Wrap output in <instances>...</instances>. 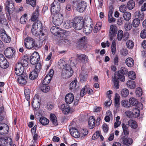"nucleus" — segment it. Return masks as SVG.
I'll return each mask as SVG.
<instances>
[{
    "label": "nucleus",
    "instance_id": "obj_1",
    "mask_svg": "<svg viewBox=\"0 0 146 146\" xmlns=\"http://www.w3.org/2000/svg\"><path fill=\"white\" fill-rule=\"evenodd\" d=\"M25 46L27 49H35L37 47L35 40L30 36H27L25 38L24 41Z\"/></svg>",
    "mask_w": 146,
    "mask_h": 146
},
{
    "label": "nucleus",
    "instance_id": "obj_2",
    "mask_svg": "<svg viewBox=\"0 0 146 146\" xmlns=\"http://www.w3.org/2000/svg\"><path fill=\"white\" fill-rule=\"evenodd\" d=\"M124 74L121 71H118L117 72V76L115 74L114 78H113L112 80L114 86L116 89H118L119 87V79L122 82L125 81V76Z\"/></svg>",
    "mask_w": 146,
    "mask_h": 146
},
{
    "label": "nucleus",
    "instance_id": "obj_3",
    "mask_svg": "<svg viewBox=\"0 0 146 146\" xmlns=\"http://www.w3.org/2000/svg\"><path fill=\"white\" fill-rule=\"evenodd\" d=\"M73 71L69 65L66 66L65 68L62 71V76L63 78H68L72 76Z\"/></svg>",
    "mask_w": 146,
    "mask_h": 146
},
{
    "label": "nucleus",
    "instance_id": "obj_4",
    "mask_svg": "<svg viewBox=\"0 0 146 146\" xmlns=\"http://www.w3.org/2000/svg\"><path fill=\"white\" fill-rule=\"evenodd\" d=\"M83 20L80 19L79 17H77L74 19L73 22L72 26L76 30L81 29L83 26Z\"/></svg>",
    "mask_w": 146,
    "mask_h": 146
},
{
    "label": "nucleus",
    "instance_id": "obj_5",
    "mask_svg": "<svg viewBox=\"0 0 146 146\" xmlns=\"http://www.w3.org/2000/svg\"><path fill=\"white\" fill-rule=\"evenodd\" d=\"M60 7L58 4H57L56 2L54 1L51 5L50 10L52 15L61 14L60 13Z\"/></svg>",
    "mask_w": 146,
    "mask_h": 146
},
{
    "label": "nucleus",
    "instance_id": "obj_6",
    "mask_svg": "<svg viewBox=\"0 0 146 146\" xmlns=\"http://www.w3.org/2000/svg\"><path fill=\"white\" fill-rule=\"evenodd\" d=\"M52 21L54 25L59 26L63 22V17L62 14L52 15Z\"/></svg>",
    "mask_w": 146,
    "mask_h": 146
},
{
    "label": "nucleus",
    "instance_id": "obj_7",
    "mask_svg": "<svg viewBox=\"0 0 146 146\" xmlns=\"http://www.w3.org/2000/svg\"><path fill=\"white\" fill-rule=\"evenodd\" d=\"M50 30L52 34L56 36L60 35L61 36L66 31L65 30H62L60 28L56 26L52 27Z\"/></svg>",
    "mask_w": 146,
    "mask_h": 146
},
{
    "label": "nucleus",
    "instance_id": "obj_8",
    "mask_svg": "<svg viewBox=\"0 0 146 146\" xmlns=\"http://www.w3.org/2000/svg\"><path fill=\"white\" fill-rule=\"evenodd\" d=\"M40 100H39L38 96L35 95L34 97L32 102V106L34 110H37L40 107Z\"/></svg>",
    "mask_w": 146,
    "mask_h": 146
},
{
    "label": "nucleus",
    "instance_id": "obj_9",
    "mask_svg": "<svg viewBox=\"0 0 146 146\" xmlns=\"http://www.w3.org/2000/svg\"><path fill=\"white\" fill-rule=\"evenodd\" d=\"M6 10L8 12L9 14L13 13L14 10L13 3L10 0H7L5 3Z\"/></svg>",
    "mask_w": 146,
    "mask_h": 146
},
{
    "label": "nucleus",
    "instance_id": "obj_10",
    "mask_svg": "<svg viewBox=\"0 0 146 146\" xmlns=\"http://www.w3.org/2000/svg\"><path fill=\"white\" fill-rule=\"evenodd\" d=\"M39 55L36 52H35L30 56V62L32 64L34 65L37 63L39 61Z\"/></svg>",
    "mask_w": 146,
    "mask_h": 146
},
{
    "label": "nucleus",
    "instance_id": "obj_11",
    "mask_svg": "<svg viewBox=\"0 0 146 146\" xmlns=\"http://www.w3.org/2000/svg\"><path fill=\"white\" fill-rule=\"evenodd\" d=\"M28 57L27 56L24 55L19 59L18 62L16 64L21 65L24 68V67H26L28 66Z\"/></svg>",
    "mask_w": 146,
    "mask_h": 146
},
{
    "label": "nucleus",
    "instance_id": "obj_12",
    "mask_svg": "<svg viewBox=\"0 0 146 146\" xmlns=\"http://www.w3.org/2000/svg\"><path fill=\"white\" fill-rule=\"evenodd\" d=\"M0 67L6 69L9 67V63L3 55L0 53Z\"/></svg>",
    "mask_w": 146,
    "mask_h": 146
},
{
    "label": "nucleus",
    "instance_id": "obj_13",
    "mask_svg": "<svg viewBox=\"0 0 146 146\" xmlns=\"http://www.w3.org/2000/svg\"><path fill=\"white\" fill-rule=\"evenodd\" d=\"M117 29L116 27L113 25H111L110 27L109 37L110 40H113V37L116 35Z\"/></svg>",
    "mask_w": 146,
    "mask_h": 146
},
{
    "label": "nucleus",
    "instance_id": "obj_14",
    "mask_svg": "<svg viewBox=\"0 0 146 146\" xmlns=\"http://www.w3.org/2000/svg\"><path fill=\"white\" fill-rule=\"evenodd\" d=\"M24 68L23 66L18 64H16L15 72L16 74L18 76L25 74L24 72Z\"/></svg>",
    "mask_w": 146,
    "mask_h": 146
},
{
    "label": "nucleus",
    "instance_id": "obj_15",
    "mask_svg": "<svg viewBox=\"0 0 146 146\" xmlns=\"http://www.w3.org/2000/svg\"><path fill=\"white\" fill-rule=\"evenodd\" d=\"M14 50L11 47H8L4 51L5 56L8 58H10L13 56Z\"/></svg>",
    "mask_w": 146,
    "mask_h": 146
},
{
    "label": "nucleus",
    "instance_id": "obj_16",
    "mask_svg": "<svg viewBox=\"0 0 146 146\" xmlns=\"http://www.w3.org/2000/svg\"><path fill=\"white\" fill-rule=\"evenodd\" d=\"M77 10L80 13H82L85 10L87 5L84 1L78 3L77 5Z\"/></svg>",
    "mask_w": 146,
    "mask_h": 146
},
{
    "label": "nucleus",
    "instance_id": "obj_17",
    "mask_svg": "<svg viewBox=\"0 0 146 146\" xmlns=\"http://www.w3.org/2000/svg\"><path fill=\"white\" fill-rule=\"evenodd\" d=\"M27 78V75L25 74H23L18 76L17 81L20 84L25 85L27 83L26 79Z\"/></svg>",
    "mask_w": 146,
    "mask_h": 146
},
{
    "label": "nucleus",
    "instance_id": "obj_18",
    "mask_svg": "<svg viewBox=\"0 0 146 146\" xmlns=\"http://www.w3.org/2000/svg\"><path fill=\"white\" fill-rule=\"evenodd\" d=\"M74 99L73 94L72 93H69L67 94L65 98V101L68 104H71Z\"/></svg>",
    "mask_w": 146,
    "mask_h": 146
},
{
    "label": "nucleus",
    "instance_id": "obj_19",
    "mask_svg": "<svg viewBox=\"0 0 146 146\" xmlns=\"http://www.w3.org/2000/svg\"><path fill=\"white\" fill-rule=\"evenodd\" d=\"M93 27V24L84 25V26L83 32L86 35H88L91 33Z\"/></svg>",
    "mask_w": 146,
    "mask_h": 146
},
{
    "label": "nucleus",
    "instance_id": "obj_20",
    "mask_svg": "<svg viewBox=\"0 0 146 146\" xmlns=\"http://www.w3.org/2000/svg\"><path fill=\"white\" fill-rule=\"evenodd\" d=\"M38 36L39 39L40 40L44 41L47 38V35L46 31L44 29L39 32L38 33Z\"/></svg>",
    "mask_w": 146,
    "mask_h": 146
},
{
    "label": "nucleus",
    "instance_id": "obj_21",
    "mask_svg": "<svg viewBox=\"0 0 146 146\" xmlns=\"http://www.w3.org/2000/svg\"><path fill=\"white\" fill-rule=\"evenodd\" d=\"M69 131L70 134L73 137L76 138L80 137V133L75 128H71Z\"/></svg>",
    "mask_w": 146,
    "mask_h": 146
},
{
    "label": "nucleus",
    "instance_id": "obj_22",
    "mask_svg": "<svg viewBox=\"0 0 146 146\" xmlns=\"http://www.w3.org/2000/svg\"><path fill=\"white\" fill-rule=\"evenodd\" d=\"M121 140L123 143L126 145H130L133 143L132 139L130 138H125L124 137H123L121 138Z\"/></svg>",
    "mask_w": 146,
    "mask_h": 146
},
{
    "label": "nucleus",
    "instance_id": "obj_23",
    "mask_svg": "<svg viewBox=\"0 0 146 146\" xmlns=\"http://www.w3.org/2000/svg\"><path fill=\"white\" fill-rule=\"evenodd\" d=\"M32 27L38 30V32L44 30L42 25V23L39 21H37L35 22L33 24Z\"/></svg>",
    "mask_w": 146,
    "mask_h": 146
},
{
    "label": "nucleus",
    "instance_id": "obj_24",
    "mask_svg": "<svg viewBox=\"0 0 146 146\" xmlns=\"http://www.w3.org/2000/svg\"><path fill=\"white\" fill-rule=\"evenodd\" d=\"M135 18L139 19L141 21H142L144 18V14L143 12L137 11L135 13Z\"/></svg>",
    "mask_w": 146,
    "mask_h": 146
},
{
    "label": "nucleus",
    "instance_id": "obj_25",
    "mask_svg": "<svg viewBox=\"0 0 146 146\" xmlns=\"http://www.w3.org/2000/svg\"><path fill=\"white\" fill-rule=\"evenodd\" d=\"M96 120L93 116L90 117L88 121V125L89 126V128L90 129L93 128L95 125Z\"/></svg>",
    "mask_w": 146,
    "mask_h": 146
},
{
    "label": "nucleus",
    "instance_id": "obj_26",
    "mask_svg": "<svg viewBox=\"0 0 146 146\" xmlns=\"http://www.w3.org/2000/svg\"><path fill=\"white\" fill-rule=\"evenodd\" d=\"M129 102L131 105L135 106H138V105L139 104L137 100L133 97L130 98L129 99Z\"/></svg>",
    "mask_w": 146,
    "mask_h": 146
},
{
    "label": "nucleus",
    "instance_id": "obj_27",
    "mask_svg": "<svg viewBox=\"0 0 146 146\" xmlns=\"http://www.w3.org/2000/svg\"><path fill=\"white\" fill-rule=\"evenodd\" d=\"M1 38L3 40L7 43H9L11 40L10 37L6 33L2 34L1 35Z\"/></svg>",
    "mask_w": 146,
    "mask_h": 146
},
{
    "label": "nucleus",
    "instance_id": "obj_28",
    "mask_svg": "<svg viewBox=\"0 0 146 146\" xmlns=\"http://www.w3.org/2000/svg\"><path fill=\"white\" fill-rule=\"evenodd\" d=\"M125 62L126 65L129 67H132L134 64V60L131 57L127 58L125 61Z\"/></svg>",
    "mask_w": 146,
    "mask_h": 146
},
{
    "label": "nucleus",
    "instance_id": "obj_29",
    "mask_svg": "<svg viewBox=\"0 0 146 146\" xmlns=\"http://www.w3.org/2000/svg\"><path fill=\"white\" fill-rule=\"evenodd\" d=\"M77 58L81 62H88V57L85 54H82L80 55H78Z\"/></svg>",
    "mask_w": 146,
    "mask_h": 146
},
{
    "label": "nucleus",
    "instance_id": "obj_30",
    "mask_svg": "<svg viewBox=\"0 0 146 146\" xmlns=\"http://www.w3.org/2000/svg\"><path fill=\"white\" fill-rule=\"evenodd\" d=\"M120 96L117 93H116L115 96L114 103L116 110L118 109L119 106Z\"/></svg>",
    "mask_w": 146,
    "mask_h": 146
},
{
    "label": "nucleus",
    "instance_id": "obj_31",
    "mask_svg": "<svg viewBox=\"0 0 146 146\" xmlns=\"http://www.w3.org/2000/svg\"><path fill=\"white\" fill-rule=\"evenodd\" d=\"M39 121L40 123L43 125H47L49 122V120L45 117L42 116L40 117L39 119Z\"/></svg>",
    "mask_w": 146,
    "mask_h": 146
},
{
    "label": "nucleus",
    "instance_id": "obj_32",
    "mask_svg": "<svg viewBox=\"0 0 146 146\" xmlns=\"http://www.w3.org/2000/svg\"><path fill=\"white\" fill-rule=\"evenodd\" d=\"M88 74V72L86 71L85 72L83 71L81 75L80 76V79L81 82H84L86 80L87 75Z\"/></svg>",
    "mask_w": 146,
    "mask_h": 146
},
{
    "label": "nucleus",
    "instance_id": "obj_33",
    "mask_svg": "<svg viewBox=\"0 0 146 146\" xmlns=\"http://www.w3.org/2000/svg\"><path fill=\"white\" fill-rule=\"evenodd\" d=\"M73 25V22L70 21L66 20L63 24L64 27L66 29L71 28Z\"/></svg>",
    "mask_w": 146,
    "mask_h": 146
},
{
    "label": "nucleus",
    "instance_id": "obj_34",
    "mask_svg": "<svg viewBox=\"0 0 146 146\" xmlns=\"http://www.w3.org/2000/svg\"><path fill=\"white\" fill-rule=\"evenodd\" d=\"M58 67L60 69L63 70L65 68L66 66L68 65H66V62L63 60L60 59L58 61Z\"/></svg>",
    "mask_w": 146,
    "mask_h": 146
},
{
    "label": "nucleus",
    "instance_id": "obj_35",
    "mask_svg": "<svg viewBox=\"0 0 146 146\" xmlns=\"http://www.w3.org/2000/svg\"><path fill=\"white\" fill-rule=\"evenodd\" d=\"M127 123L129 126L135 129L137 127L136 122L133 120L130 119L128 121Z\"/></svg>",
    "mask_w": 146,
    "mask_h": 146
},
{
    "label": "nucleus",
    "instance_id": "obj_36",
    "mask_svg": "<svg viewBox=\"0 0 146 146\" xmlns=\"http://www.w3.org/2000/svg\"><path fill=\"white\" fill-rule=\"evenodd\" d=\"M61 109L64 113L65 114H68L70 110V107L68 106H65L64 104H63L61 106Z\"/></svg>",
    "mask_w": 146,
    "mask_h": 146
},
{
    "label": "nucleus",
    "instance_id": "obj_37",
    "mask_svg": "<svg viewBox=\"0 0 146 146\" xmlns=\"http://www.w3.org/2000/svg\"><path fill=\"white\" fill-rule=\"evenodd\" d=\"M50 120L54 125L56 126L58 125L57 118L54 114H51L50 115Z\"/></svg>",
    "mask_w": 146,
    "mask_h": 146
},
{
    "label": "nucleus",
    "instance_id": "obj_38",
    "mask_svg": "<svg viewBox=\"0 0 146 146\" xmlns=\"http://www.w3.org/2000/svg\"><path fill=\"white\" fill-rule=\"evenodd\" d=\"M41 90L43 92L46 93L49 91L50 90L49 87L46 84H42L41 85L40 87Z\"/></svg>",
    "mask_w": 146,
    "mask_h": 146
},
{
    "label": "nucleus",
    "instance_id": "obj_39",
    "mask_svg": "<svg viewBox=\"0 0 146 146\" xmlns=\"http://www.w3.org/2000/svg\"><path fill=\"white\" fill-rule=\"evenodd\" d=\"M121 126L122 127L123 132L125 135H127L129 134V131L128 127L127 125L124 123H122Z\"/></svg>",
    "mask_w": 146,
    "mask_h": 146
},
{
    "label": "nucleus",
    "instance_id": "obj_40",
    "mask_svg": "<svg viewBox=\"0 0 146 146\" xmlns=\"http://www.w3.org/2000/svg\"><path fill=\"white\" fill-rule=\"evenodd\" d=\"M126 84L129 88L131 89H133L135 87V82L131 80L127 81Z\"/></svg>",
    "mask_w": 146,
    "mask_h": 146
},
{
    "label": "nucleus",
    "instance_id": "obj_41",
    "mask_svg": "<svg viewBox=\"0 0 146 146\" xmlns=\"http://www.w3.org/2000/svg\"><path fill=\"white\" fill-rule=\"evenodd\" d=\"M69 64L70 66H76L77 64V59L75 58L72 57L69 60Z\"/></svg>",
    "mask_w": 146,
    "mask_h": 146
},
{
    "label": "nucleus",
    "instance_id": "obj_42",
    "mask_svg": "<svg viewBox=\"0 0 146 146\" xmlns=\"http://www.w3.org/2000/svg\"><path fill=\"white\" fill-rule=\"evenodd\" d=\"M38 76L37 72L35 71H33L30 74L29 77L30 79L33 80L36 78Z\"/></svg>",
    "mask_w": 146,
    "mask_h": 146
},
{
    "label": "nucleus",
    "instance_id": "obj_43",
    "mask_svg": "<svg viewBox=\"0 0 146 146\" xmlns=\"http://www.w3.org/2000/svg\"><path fill=\"white\" fill-rule=\"evenodd\" d=\"M131 13L128 12H125L123 15L124 19L126 21H129L131 19Z\"/></svg>",
    "mask_w": 146,
    "mask_h": 146
},
{
    "label": "nucleus",
    "instance_id": "obj_44",
    "mask_svg": "<svg viewBox=\"0 0 146 146\" xmlns=\"http://www.w3.org/2000/svg\"><path fill=\"white\" fill-rule=\"evenodd\" d=\"M135 5L134 1L133 0H131L128 2L127 7L128 9L131 10L133 8Z\"/></svg>",
    "mask_w": 146,
    "mask_h": 146
},
{
    "label": "nucleus",
    "instance_id": "obj_45",
    "mask_svg": "<svg viewBox=\"0 0 146 146\" xmlns=\"http://www.w3.org/2000/svg\"><path fill=\"white\" fill-rule=\"evenodd\" d=\"M132 111V115L134 117L136 118L139 116L140 111L137 108H134Z\"/></svg>",
    "mask_w": 146,
    "mask_h": 146
},
{
    "label": "nucleus",
    "instance_id": "obj_46",
    "mask_svg": "<svg viewBox=\"0 0 146 146\" xmlns=\"http://www.w3.org/2000/svg\"><path fill=\"white\" fill-rule=\"evenodd\" d=\"M77 82V80H75L70 83L69 88L70 90H74L76 89Z\"/></svg>",
    "mask_w": 146,
    "mask_h": 146
},
{
    "label": "nucleus",
    "instance_id": "obj_47",
    "mask_svg": "<svg viewBox=\"0 0 146 146\" xmlns=\"http://www.w3.org/2000/svg\"><path fill=\"white\" fill-rule=\"evenodd\" d=\"M30 90L28 88H26L24 90V94L26 100L29 101L30 100Z\"/></svg>",
    "mask_w": 146,
    "mask_h": 146
},
{
    "label": "nucleus",
    "instance_id": "obj_48",
    "mask_svg": "<svg viewBox=\"0 0 146 146\" xmlns=\"http://www.w3.org/2000/svg\"><path fill=\"white\" fill-rule=\"evenodd\" d=\"M39 11L38 10H36L35 12L33 14V15L31 17V20L32 21L36 20L38 16Z\"/></svg>",
    "mask_w": 146,
    "mask_h": 146
},
{
    "label": "nucleus",
    "instance_id": "obj_49",
    "mask_svg": "<svg viewBox=\"0 0 146 146\" xmlns=\"http://www.w3.org/2000/svg\"><path fill=\"white\" fill-rule=\"evenodd\" d=\"M140 21L139 19L135 18L134 19L132 22L133 26L134 27H137L139 25Z\"/></svg>",
    "mask_w": 146,
    "mask_h": 146
},
{
    "label": "nucleus",
    "instance_id": "obj_50",
    "mask_svg": "<svg viewBox=\"0 0 146 146\" xmlns=\"http://www.w3.org/2000/svg\"><path fill=\"white\" fill-rule=\"evenodd\" d=\"M51 78L47 75L43 80L42 84H48L50 82Z\"/></svg>",
    "mask_w": 146,
    "mask_h": 146
},
{
    "label": "nucleus",
    "instance_id": "obj_51",
    "mask_svg": "<svg viewBox=\"0 0 146 146\" xmlns=\"http://www.w3.org/2000/svg\"><path fill=\"white\" fill-rule=\"evenodd\" d=\"M121 104L124 107L129 108L131 107L129 102L126 100H123L121 102Z\"/></svg>",
    "mask_w": 146,
    "mask_h": 146
},
{
    "label": "nucleus",
    "instance_id": "obj_52",
    "mask_svg": "<svg viewBox=\"0 0 146 146\" xmlns=\"http://www.w3.org/2000/svg\"><path fill=\"white\" fill-rule=\"evenodd\" d=\"M27 14H25L23 15L20 19V23L23 24L26 23L27 20Z\"/></svg>",
    "mask_w": 146,
    "mask_h": 146
},
{
    "label": "nucleus",
    "instance_id": "obj_53",
    "mask_svg": "<svg viewBox=\"0 0 146 146\" xmlns=\"http://www.w3.org/2000/svg\"><path fill=\"white\" fill-rule=\"evenodd\" d=\"M88 134V131L86 129H83L81 130V133H80V137L82 138L86 135Z\"/></svg>",
    "mask_w": 146,
    "mask_h": 146
},
{
    "label": "nucleus",
    "instance_id": "obj_54",
    "mask_svg": "<svg viewBox=\"0 0 146 146\" xmlns=\"http://www.w3.org/2000/svg\"><path fill=\"white\" fill-rule=\"evenodd\" d=\"M129 78L132 79L134 80L136 78V75L134 72L133 71H131L128 73Z\"/></svg>",
    "mask_w": 146,
    "mask_h": 146
},
{
    "label": "nucleus",
    "instance_id": "obj_55",
    "mask_svg": "<svg viewBox=\"0 0 146 146\" xmlns=\"http://www.w3.org/2000/svg\"><path fill=\"white\" fill-rule=\"evenodd\" d=\"M129 91L127 89H124L121 92V94L123 97H126L129 94Z\"/></svg>",
    "mask_w": 146,
    "mask_h": 146
},
{
    "label": "nucleus",
    "instance_id": "obj_56",
    "mask_svg": "<svg viewBox=\"0 0 146 146\" xmlns=\"http://www.w3.org/2000/svg\"><path fill=\"white\" fill-rule=\"evenodd\" d=\"M126 45L128 48L131 49L134 46V42L130 40H128L127 42Z\"/></svg>",
    "mask_w": 146,
    "mask_h": 146
},
{
    "label": "nucleus",
    "instance_id": "obj_57",
    "mask_svg": "<svg viewBox=\"0 0 146 146\" xmlns=\"http://www.w3.org/2000/svg\"><path fill=\"white\" fill-rule=\"evenodd\" d=\"M39 136L37 133L34 134L33 136V140L32 142L34 143H37L38 140L39 138Z\"/></svg>",
    "mask_w": 146,
    "mask_h": 146
},
{
    "label": "nucleus",
    "instance_id": "obj_58",
    "mask_svg": "<svg viewBox=\"0 0 146 146\" xmlns=\"http://www.w3.org/2000/svg\"><path fill=\"white\" fill-rule=\"evenodd\" d=\"M86 39L87 37L86 36L82 37L78 40V43L79 44H80L82 46L85 42Z\"/></svg>",
    "mask_w": 146,
    "mask_h": 146
},
{
    "label": "nucleus",
    "instance_id": "obj_59",
    "mask_svg": "<svg viewBox=\"0 0 146 146\" xmlns=\"http://www.w3.org/2000/svg\"><path fill=\"white\" fill-rule=\"evenodd\" d=\"M123 32L121 30H119L118 31L117 35V38L118 40H121L122 38H123Z\"/></svg>",
    "mask_w": 146,
    "mask_h": 146
},
{
    "label": "nucleus",
    "instance_id": "obj_60",
    "mask_svg": "<svg viewBox=\"0 0 146 146\" xmlns=\"http://www.w3.org/2000/svg\"><path fill=\"white\" fill-rule=\"evenodd\" d=\"M27 3L31 5L33 7H34L36 5V0H26Z\"/></svg>",
    "mask_w": 146,
    "mask_h": 146
},
{
    "label": "nucleus",
    "instance_id": "obj_61",
    "mask_svg": "<svg viewBox=\"0 0 146 146\" xmlns=\"http://www.w3.org/2000/svg\"><path fill=\"white\" fill-rule=\"evenodd\" d=\"M111 48V50L112 54H114L115 53L116 50L115 43V42L114 40L113 41Z\"/></svg>",
    "mask_w": 146,
    "mask_h": 146
},
{
    "label": "nucleus",
    "instance_id": "obj_62",
    "mask_svg": "<svg viewBox=\"0 0 146 146\" xmlns=\"http://www.w3.org/2000/svg\"><path fill=\"white\" fill-rule=\"evenodd\" d=\"M135 93L137 95L139 96H141L142 95V90L139 87L137 88Z\"/></svg>",
    "mask_w": 146,
    "mask_h": 146
},
{
    "label": "nucleus",
    "instance_id": "obj_63",
    "mask_svg": "<svg viewBox=\"0 0 146 146\" xmlns=\"http://www.w3.org/2000/svg\"><path fill=\"white\" fill-rule=\"evenodd\" d=\"M31 31L33 35L36 36H38V30L32 27Z\"/></svg>",
    "mask_w": 146,
    "mask_h": 146
},
{
    "label": "nucleus",
    "instance_id": "obj_64",
    "mask_svg": "<svg viewBox=\"0 0 146 146\" xmlns=\"http://www.w3.org/2000/svg\"><path fill=\"white\" fill-rule=\"evenodd\" d=\"M132 27V25L130 23L127 22L125 24V28L127 31H129L131 29Z\"/></svg>",
    "mask_w": 146,
    "mask_h": 146
}]
</instances>
